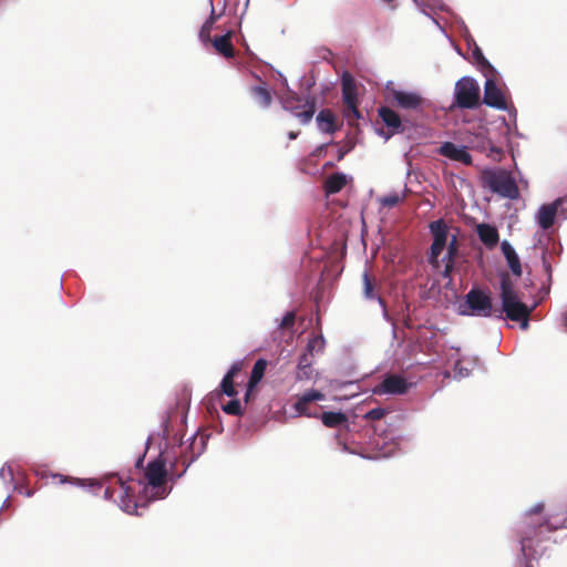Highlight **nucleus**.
Masks as SVG:
<instances>
[{
	"label": "nucleus",
	"mask_w": 567,
	"mask_h": 567,
	"mask_svg": "<svg viewBox=\"0 0 567 567\" xmlns=\"http://www.w3.org/2000/svg\"><path fill=\"white\" fill-rule=\"evenodd\" d=\"M554 517L544 514V504L537 503L532 508L526 511L522 517L518 526L520 534V550L525 558L534 557L537 551L533 548V539L539 537L543 529L548 532L561 527H566V519L553 520Z\"/></svg>",
	"instance_id": "1"
},
{
	"label": "nucleus",
	"mask_w": 567,
	"mask_h": 567,
	"mask_svg": "<svg viewBox=\"0 0 567 567\" xmlns=\"http://www.w3.org/2000/svg\"><path fill=\"white\" fill-rule=\"evenodd\" d=\"M167 470L166 463L161 454L157 458L150 462L144 471L143 478H138L136 485L138 493L146 501L162 499L169 493L166 486Z\"/></svg>",
	"instance_id": "2"
},
{
	"label": "nucleus",
	"mask_w": 567,
	"mask_h": 567,
	"mask_svg": "<svg viewBox=\"0 0 567 567\" xmlns=\"http://www.w3.org/2000/svg\"><path fill=\"white\" fill-rule=\"evenodd\" d=\"M400 422V417L393 415L384 423H379L375 426L373 444L379 450V457H390L394 455L405 441V435L398 426Z\"/></svg>",
	"instance_id": "3"
},
{
	"label": "nucleus",
	"mask_w": 567,
	"mask_h": 567,
	"mask_svg": "<svg viewBox=\"0 0 567 567\" xmlns=\"http://www.w3.org/2000/svg\"><path fill=\"white\" fill-rule=\"evenodd\" d=\"M501 300L506 317L512 321L520 322L522 329H527L532 308L522 301L507 276L501 279Z\"/></svg>",
	"instance_id": "4"
},
{
	"label": "nucleus",
	"mask_w": 567,
	"mask_h": 567,
	"mask_svg": "<svg viewBox=\"0 0 567 567\" xmlns=\"http://www.w3.org/2000/svg\"><path fill=\"white\" fill-rule=\"evenodd\" d=\"M485 76L484 84V103L491 107L508 111L509 114L515 118L516 110L509 104L507 94L503 90L502 84L498 80V73L496 70L494 72H485L483 74Z\"/></svg>",
	"instance_id": "5"
},
{
	"label": "nucleus",
	"mask_w": 567,
	"mask_h": 567,
	"mask_svg": "<svg viewBox=\"0 0 567 567\" xmlns=\"http://www.w3.org/2000/svg\"><path fill=\"white\" fill-rule=\"evenodd\" d=\"M458 312L463 316L489 317L492 315V301L487 293L472 289L467 292L464 302L458 306Z\"/></svg>",
	"instance_id": "6"
},
{
	"label": "nucleus",
	"mask_w": 567,
	"mask_h": 567,
	"mask_svg": "<svg viewBox=\"0 0 567 567\" xmlns=\"http://www.w3.org/2000/svg\"><path fill=\"white\" fill-rule=\"evenodd\" d=\"M480 85L470 76L460 79L454 89L455 102L460 107L473 109L480 102Z\"/></svg>",
	"instance_id": "7"
},
{
	"label": "nucleus",
	"mask_w": 567,
	"mask_h": 567,
	"mask_svg": "<svg viewBox=\"0 0 567 567\" xmlns=\"http://www.w3.org/2000/svg\"><path fill=\"white\" fill-rule=\"evenodd\" d=\"M485 182L493 192L503 197L514 199L518 196L515 181L505 171L494 169L485 172Z\"/></svg>",
	"instance_id": "8"
},
{
	"label": "nucleus",
	"mask_w": 567,
	"mask_h": 567,
	"mask_svg": "<svg viewBox=\"0 0 567 567\" xmlns=\"http://www.w3.org/2000/svg\"><path fill=\"white\" fill-rule=\"evenodd\" d=\"M342 100L344 103L343 114L344 117L351 123L360 118L358 110V86L354 79L349 73H343L341 79Z\"/></svg>",
	"instance_id": "9"
},
{
	"label": "nucleus",
	"mask_w": 567,
	"mask_h": 567,
	"mask_svg": "<svg viewBox=\"0 0 567 567\" xmlns=\"http://www.w3.org/2000/svg\"><path fill=\"white\" fill-rule=\"evenodd\" d=\"M388 96L401 109L416 111L420 110L424 103V99L415 91H405L396 89L393 82H388L385 85Z\"/></svg>",
	"instance_id": "10"
},
{
	"label": "nucleus",
	"mask_w": 567,
	"mask_h": 567,
	"mask_svg": "<svg viewBox=\"0 0 567 567\" xmlns=\"http://www.w3.org/2000/svg\"><path fill=\"white\" fill-rule=\"evenodd\" d=\"M430 230L433 235V244L429 256V261L435 267L440 268L439 257L447 245V226L439 219L430 224Z\"/></svg>",
	"instance_id": "11"
},
{
	"label": "nucleus",
	"mask_w": 567,
	"mask_h": 567,
	"mask_svg": "<svg viewBox=\"0 0 567 567\" xmlns=\"http://www.w3.org/2000/svg\"><path fill=\"white\" fill-rule=\"evenodd\" d=\"M110 484L116 483L121 488V497H120V508L127 514H136L137 502L134 501L135 487L131 484L133 480H124L122 476L112 475L110 478Z\"/></svg>",
	"instance_id": "12"
},
{
	"label": "nucleus",
	"mask_w": 567,
	"mask_h": 567,
	"mask_svg": "<svg viewBox=\"0 0 567 567\" xmlns=\"http://www.w3.org/2000/svg\"><path fill=\"white\" fill-rule=\"evenodd\" d=\"M410 384L408 381L396 374H391L373 389L375 394H404L408 392Z\"/></svg>",
	"instance_id": "13"
},
{
	"label": "nucleus",
	"mask_w": 567,
	"mask_h": 567,
	"mask_svg": "<svg viewBox=\"0 0 567 567\" xmlns=\"http://www.w3.org/2000/svg\"><path fill=\"white\" fill-rule=\"evenodd\" d=\"M439 154L453 161L465 165L472 163V156L464 145L454 144L452 142H444L439 147Z\"/></svg>",
	"instance_id": "14"
},
{
	"label": "nucleus",
	"mask_w": 567,
	"mask_h": 567,
	"mask_svg": "<svg viewBox=\"0 0 567 567\" xmlns=\"http://www.w3.org/2000/svg\"><path fill=\"white\" fill-rule=\"evenodd\" d=\"M564 199L558 198L550 204L542 205L536 213V221L543 230L550 228L555 221L558 208L563 205Z\"/></svg>",
	"instance_id": "15"
},
{
	"label": "nucleus",
	"mask_w": 567,
	"mask_h": 567,
	"mask_svg": "<svg viewBox=\"0 0 567 567\" xmlns=\"http://www.w3.org/2000/svg\"><path fill=\"white\" fill-rule=\"evenodd\" d=\"M449 360L453 361V371L455 379H464L470 375L472 369L477 364L478 360L475 357H460V350L454 354L449 355Z\"/></svg>",
	"instance_id": "16"
},
{
	"label": "nucleus",
	"mask_w": 567,
	"mask_h": 567,
	"mask_svg": "<svg viewBox=\"0 0 567 567\" xmlns=\"http://www.w3.org/2000/svg\"><path fill=\"white\" fill-rule=\"evenodd\" d=\"M295 97L286 96L281 99L282 107L290 111L302 124H308L315 114L313 103L306 102L305 110L298 111V107L293 105Z\"/></svg>",
	"instance_id": "17"
},
{
	"label": "nucleus",
	"mask_w": 567,
	"mask_h": 567,
	"mask_svg": "<svg viewBox=\"0 0 567 567\" xmlns=\"http://www.w3.org/2000/svg\"><path fill=\"white\" fill-rule=\"evenodd\" d=\"M501 248L509 269L515 276L519 277L522 275V266L514 247L507 240H504L501 244Z\"/></svg>",
	"instance_id": "18"
},
{
	"label": "nucleus",
	"mask_w": 567,
	"mask_h": 567,
	"mask_svg": "<svg viewBox=\"0 0 567 567\" xmlns=\"http://www.w3.org/2000/svg\"><path fill=\"white\" fill-rule=\"evenodd\" d=\"M476 233L481 241L488 248L494 247L498 243V231L496 227L489 224H478Z\"/></svg>",
	"instance_id": "19"
},
{
	"label": "nucleus",
	"mask_w": 567,
	"mask_h": 567,
	"mask_svg": "<svg viewBox=\"0 0 567 567\" xmlns=\"http://www.w3.org/2000/svg\"><path fill=\"white\" fill-rule=\"evenodd\" d=\"M318 130L321 133L332 134L336 130V116L330 110H322L316 117Z\"/></svg>",
	"instance_id": "20"
},
{
	"label": "nucleus",
	"mask_w": 567,
	"mask_h": 567,
	"mask_svg": "<svg viewBox=\"0 0 567 567\" xmlns=\"http://www.w3.org/2000/svg\"><path fill=\"white\" fill-rule=\"evenodd\" d=\"M348 183V176L343 173H334L330 175L324 182V189L327 195L340 192Z\"/></svg>",
	"instance_id": "21"
},
{
	"label": "nucleus",
	"mask_w": 567,
	"mask_h": 567,
	"mask_svg": "<svg viewBox=\"0 0 567 567\" xmlns=\"http://www.w3.org/2000/svg\"><path fill=\"white\" fill-rule=\"evenodd\" d=\"M379 115L384 124L392 130V133H395L401 128V118L395 111L389 107H381L379 110Z\"/></svg>",
	"instance_id": "22"
},
{
	"label": "nucleus",
	"mask_w": 567,
	"mask_h": 567,
	"mask_svg": "<svg viewBox=\"0 0 567 567\" xmlns=\"http://www.w3.org/2000/svg\"><path fill=\"white\" fill-rule=\"evenodd\" d=\"M213 45L215 50L226 58H231L234 54V49L230 42V33H226L220 37H216L213 40Z\"/></svg>",
	"instance_id": "23"
},
{
	"label": "nucleus",
	"mask_w": 567,
	"mask_h": 567,
	"mask_svg": "<svg viewBox=\"0 0 567 567\" xmlns=\"http://www.w3.org/2000/svg\"><path fill=\"white\" fill-rule=\"evenodd\" d=\"M311 402H313V400L309 390L299 395L292 405L295 410V416H311V413L308 411V404Z\"/></svg>",
	"instance_id": "24"
},
{
	"label": "nucleus",
	"mask_w": 567,
	"mask_h": 567,
	"mask_svg": "<svg viewBox=\"0 0 567 567\" xmlns=\"http://www.w3.org/2000/svg\"><path fill=\"white\" fill-rule=\"evenodd\" d=\"M406 193H408V187L404 186L403 189L400 192H392V193H389L388 195L381 197L379 199V203L383 207L392 208L405 199Z\"/></svg>",
	"instance_id": "25"
},
{
	"label": "nucleus",
	"mask_w": 567,
	"mask_h": 567,
	"mask_svg": "<svg viewBox=\"0 0 567 567\" xmlns=\"http://www.w3.org/2000/svg\"><path fill=\"white\" fill-rule=\"evenodd\" d=\"M53 478H58L60 484L70 483L80 487H95L101 486V483L95 480H81L75 477L64 476L62 474H53Z\"/></svg>",
	"instance_id": "26"
},
{
	"label": "nucleus",
	"mask_w": 567,
	"mask_h": 567,
	"mask_svg": "<svg viewBox=\"0 0 567 567\" xmlns=\"http://www.w3.org/2000/svg\"><path fill=\"white\" fill-rule=\"evenodd\" d=\"M362 281H363V296L367 300H377L379 305L382 307L383 311H385L384 305L382 299L378 296V293L374 292V286L368 275V272H364L362 275ZM386 312H384L385 315Z\"/></svg>",
	"instance_id": "27"
},
{
	"label": "nucleus",
	"mask_w": 567,
	"mask_h": 567,
	"mask_svg": "<svg viewBox=\"0 0 567 567\" xmlns=\"http://www.w3.org/2000/svg\"><path fill=\"white\" fill-rule=\"evenodd\" d=\"M251 94L262 107H268L271 104L272 97L269 90L265 85L254 86Z\"/></svg>",
	"instance_id": "28"
},
{
	"label": "nucleus",
	"mask_w": 567,
	"mask_h": 567,
	"mask_svg": "<svg viewBox=\"0 0 567 567\" xmlns=\"http://www.w3.org/2000/svg\"><path fill=\"white\" fill-rule=\"evenodd\" d=\"M266 367H267L266 360L259 359L256 361V363L254 364V368L251 370L250 379L248 382V385L250 388L256 386L260 382V380L262 379V377L265 374Z\"/></svg>",
	"instance_id": "29"
},
{
	"label": "nucleus",
	"mask_w": 567,
	"mask_h": 567,
	"mask_svg": "<svg viewBox=\"0 0 567 567\" xmlns=\"http://www.w3.org/2000/svg\"><path fill=\"white\" fill-rule=\"evenodd\" d=\"M322 423L328 427L339 426L347 422V417L341 412H324L321 415Z\"/></svg>",
	"instance_id": "30"
},
{
	"label": "nucleus",
	"mask_w": 567,
	"mask_h": 567,
	"mask_svg": "<svg viewBox=\"0 0 567 567\" xmlns=\"http://www.w3.org/2000/svg\"><path fill=\"white\" fill-rule=\"evenodd\" d=\"M473 58L477 65L481 68L483 74L485 72H494V68L489 64V62L485 59L482 50L478 47H475L472 51Z\"/></svg>",
	"instance_id": "31"
},
{
	"label": "nucleus",
	"mask_w": 567,
	"mask_h": 567,
	"mask_svg": "<svg viewBox=\"0 0 567 567\" xmlns=\"http://www.w3.org/2000/svg\"><path fill=\"white\" fill-rule=\"evenodd\" d=\"M0 480L6 485H11L16 491L18 486L13 483V470L10 463H4L0 468Z\"/></svg>",
	"instance_id": "32"
},
{
	"label": "nucleus",
	"mask_w": 567,
	"mask_h": 567,
	"mask_svg": "<svg viewBox=\"0 0 567 567\" xmlns=\"http://www.w3.org/2000/svg\"><path fill=\"white\" fill-rule=\"evenodd\" d=\"M455 251V237L453 236L450 245L447 247L446 255L442 258V262L444 264V275L449 276L452 270V256Z\"/></svg>",
	"instance_id": "33"
},
{
	"label": "nucleus",
	"mask_w": 567,
	"mask_h": 567,
	"mask_svg": "<svg viewBox=\"0 0 567 567\" xmlns=\"http://www.w3.org/2000/svg\"><path fill=\"white\" fill-rule=\"evenodd\" d=\"M324 348V339L322 336H316L311 338L307 343L306 353L313 354L315 352H321Z\"/></svg>",
	"instance_id": "34"
},
{
	"label": "nucleus",
	"mask_w": 567,
	"mask_h": 567,
	"mask_svg": "<svg viewBox=\"0 0 567 567\" xmlns=\"http://www.w3.org/2000/svg\"><path fill=\"white\" fill-rule=\"evenodd\" d=\"M220 388L223 393H225L227 396L234 398L237 395V391L234 386V378L230 375L225 374L221 380Z\"/></svg>",
	"instance_id": "35"
},
{
	"label": "nucleus",
	"mask_w": 567,
	"mask_h": 567,
	"mask_svg": "<svg viewBox=\"0 0 567 567\" xmlns=\"http://www.w3.org/2000/svg\"><path fill=\"white\" fill-rule=\"evenodd\" d=\"M223 411L230 415H241L244 410L238 400H231L223 406Z\"/></svg>",
	"instance_id": "36"
},
{
	"label": "nucleus",
	"mask_w": 567,
	"mask_h": 567,
	"mask_svg": "<svg viewBox=\"0 0 567 567\" xmlns=\"http://www.w3.org/2000/svg\"><path fill=\"white\" fill-rule=\"evenodd\" d=\"M190 441H192L190 442L192 449L196 450V452L194 453V455L190 458V461H194V458L197 457L198 455H200L202 452L204 451L205 442H204V437L203 436H198L197 434H194L190 437Z\"/></svg>",
	"instance_id": "37"
},
{
	"label": "nucleus",
	"mask_w": 567,
	"mask_h": 567,
	"mask_svg": "<svg viewBox=\"0 0 567 567\" xmlns=\"http://www.w3.org/2000/svg\"><path fill=\"white\" fill-rule=\"evenodd\" d=\"M213 24H214V20L213 19H209L207 20L200 31H199V39L202 42L204 43H207L210 41V32H212V29H213Z\"/></svg>",
	"instance_id": "38"
},
{
	"label": "nucleus",
	"mask_w": 567,
	"mask_h": 567,
	"mask_svg": "<svg viewBox=\"0 0 567 567\" xmlns=\"http://www.w3.org/2000/svg\"><path fill=\"white\" fill-rule=\"evenodd\" d=\"M315 370L312 367L310 368H299L296 372V380L297 381H305V380H311L313 377Z\"/></svg>",
	"instance_id": "39"
},
{
	"label": "nucleus",
	"mask_w": 567,
	"mask_h": 567,
	"mask_svg": "<svg viewBox=\"0 0 567 567\" xmlns=\"http://www.w3.org/2000/svg\"><path fill=\"white\" fill-rule=\"evenodd\" d=\"M293 322H295V312L289 311L281 318V320L279 322V327L280 328H289L293 324Z\"/></svg>",
	"instance_id": "40"
},
{
	"label": "nucleus",
	"mask_w": 567,
	"mask_h": 567,
	"mask_svg": "<svg viewBox=\"0 0 567 567\" xmlns=\"http://www.w3.org/2000/svg\"><path fill=\"white\" fill-rule=\"evenodd\" d=\"M486 144L488 146L487 156L494 161H498L501 158L502 150L492 145L489 141H487Z\"/></svg>",
	"instance_id": "41"
},
{
	"label": "nucleus",
	"mask_w": 567,
	"mask_h": 567,
	"mask_svg": "<svg viewBox=\"0 0 567 567\" xmlns=\"http://www.w3.org/2000/svg\"><path fill=\"white\" fill-rule=\"evenodd\" d=\"M385 414V411L381 408L372 409L367 414L365 417L369 420H378L380 421Z\"/></svg>",
	"instance_id": "42"
},
{
	"label": "nucleus",
	"mask_w": 567,
	"mask_h": 567,
	"mask_svg": "<svg viewBox=\"0 0 567 567\" xmlns=\"http://www.w3.org/2000/svg\"><path fill=\"white\" fill-rule=\"evenodd\" d=\"M312 367V361L310 360L309 358V354L308 353H302L299 358V361H298V364H297V369L299 368H310Z\"/></svg>",
	"instance_id": "43"
},
{
	"label": "nucleus",
	"mask_w": 567,
	"mask_h": 567,
	"mask_svg": "<svg viewBox=\"0 0 567 567\" xmlns=\"http://www.w3.org/2000/svg\"><path fill=\"white\" fill-rule=\"evenodd\" d=\"M243 367L244 362L241 360H238L231 364L226 374L230 375L231 378H235V375L243 369Z\"/></svg>",
	"instance_id": "44"
},
{
	"label": "nucleus",
	"mask_w": 567,
	"mask_h": 567,
	"mask_svg": "<svg viewBox=\"0 0 567 567\" xmlns=\"http://www.w3.org/2000/svg\"><path fill=\"white\" fill-rule=\"evenodd\" d=\"M309 392L312 396L313 402L315 401H323L326 399V395L321 391L311 389V390H309Z\"/></svg>",
	"instance_id": "45"
},
{
	"label": "nucleus",
	"mask_w": 567,
	"mask_h": 567,
	"mask_svg": "<svg viewBox=\"0 0 567 567\" xmlns=\"http://www.w3.org/2000/svg\"><path fill=\"white\" fill-rule=\"evenodd\" d=\"M113 491L111 489V486H106L105 491H104V497L106 499H111L113 497Z\"/></svg>",
	"instance_id": "46"
},
{
	"label": "nucleus",
	"mask_w": 567,
	"mask_h": 567,
	"mask_svg": "<svg viewBox=\"0 0 567 567\" xmlns=\"http://www.w3.org/2000/svg\"><path fill=\"white\" fill-rule=\"evenodd\" d=\"M9 506H10V496H8V497L4 499V502H3V504H2L1 509H3V508H8Z\"/></svg>",
	"instance_id": "47"
},
{
	"label": "nucleus",
	"mask_w": 567,
	"mask_h": 567,
	"mask_svg": "<svg viewBox=\"0 0 567 567\" xmlns=\"http://www.w3.org/2000/svg\"><path fill=\"white\" fill-rule=\"evenodd\" d=\"M251 390H252V388H250V386L248 385V391H247V393H246V395H245V401H246V402L249 400L250 391H251Z\"/></svg>",
	"instance_id": "48"
},
{
	"label": "nucleus",
	"mask_w": 567,
	"mask_h": 567,
	"mask_svg": "<svg viewBox=\"0 0 567 567\" xmlns=\"http://www.w3.org/2000/svg\"><path fill=\"white\" fill-rule=\"evenodd\" d=\"M297 135H298L297 133L290 132L288 136L290 140H295L297 137Z\"/></svg>",
	"instance_id": "49"
},
{
	"label": "nucleus",
	"mask_w": 567,
	"mask_h": 567,
	"mask_svg": "<svg viewBox=\"0 0 567 567\" xmlns=\"http://www.w3.org/2000/svg\"><path fill=\"white\" fill-rule=\"evenodd\" d=\"M142 462H143V458H138V460L136 461V467H138V466L142 464Z\"/></svg>",
	"instance_id": "50"
},
{
	"label": "nucleus",
	"mask_w": 567,
	"mask_h": 567,
	"mask_svg": "<svg viewBox=\"0 0 567 567\" xmlns=\"http://www.w3.org/2000/svg\"><path fill=\"white\" fill-rule=\"evenodd\" d=\"M32 494H33V493H32L31 491H27V492H25V496H28V497L32 496Z\"/></svg>",
	"instance_id": "51"
},
{
	"label": "nucleus",
	"mask_w": 567,
	"mask_h": 567,
	"mask_svg": "<svg viewBox=\"0 0 567 567\" xmlns=\"http://www.w3.org/2000/svg\"><path fill=\"white\" fill-rule=\"evenodd\" d=\"M478 147H480L481 150L485 151V150H486L485 142H484L481 146H478Z\"/></svg>",
	"instance_id": "52"
},
{
	"label": "nucleus",
	"mask_w": 567,
	"mask_h": 567,
	"mask_svg": "<svg viewBox=\"0 0 567 567\" xmlns=\"http://www.w3.org/2000/svg\"><path fill=\"white\" fill-rule=\"evenodd\" d=\"M456 350H457V349H455V350H454V348H451V351H453L451 354H454V355H455V351H456Z\"/></svg>",
	"instance_id": "53"
},
{
	"label": "nucleus",
	"mask_w": 567,
	"mask_h": 567,
	"mask_svg": "<svg viewBox=\"0 0 567 567\" xmlns=\"http://www.w3.org/2000/svg\"><path fill=\"white\" fill-rule=\"evenodd\" d=\"M527 567H530V566H527Z\"/></svg>",
	"instance_id": "54"
}]
</instances>
